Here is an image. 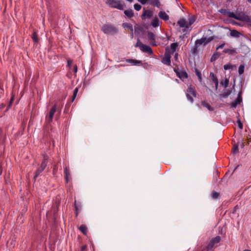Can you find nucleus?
<instances>
[{"label": "nucleus", "instance_id": "nucleus-25", "mask_svg": "<svg viewBox=\"0 0 251 251\" xmlns=\"http://www.w3.org/2000/svg\"><path fill=\"white\" fill-rule=\"evenodd\" d=\"M79 230L83 233L84 235H86L87 227L85 225H82L79 226Z\"/></svg>", "mask_w": 251, "mask_h": 251}, {"label": "nucleus", "instance_id": "nucleus-37", "mask_svg": "<svg viewBox=\"0 0 251 251\" xmlns=\"http://www.w3.org/2000/svg\"><path fill=\"white\" fill-rule=\"evenodd\" d=\"M224 53L232 54L234 52L233 50L229 49H225L223 50Z\"/></svg>", "mask_w": 251, "mask_h": 251}, {"label": "nucleus", "instance_id": "nucleus-15", "mask_svg": "<svg viewBox=\"0 0 251 251\" xmlns=\"http://www.w3.org/2000/svg\"><path fill=\"white\" fill-rule=\"evenodd\" d=\"M162 22L160 21L157 17H154L151 21V25L153 27H156L160 26Z\"/></svg>", "mask_w": 251, "mask_h": 251}, {"label": "nucleus", "instance_id": "nucleus-3", "mask_svg": "<svg viewBox=\"0 0 251 251\" xmlns=\"http://www.w3.org/2000/svg\"><path fill=\"white\" fill-rule=\"evenodd\" d=\"M197 94L195 91V88L194 86L190 85L187 90L186 97L189 101L193 102V98H196Z\"/></svg>", "mask_w": 251, "mask_h": 251}, {"label": "nucleus", "instance_id": "nucleus-24", "mask_svg": "<svg viewBox=\"0 0 251 251\" xmlns=\"http://www.w3.org/2000/svg\"><path fill=\"white\" fill-rule=\"evenodd\" d=\"M220 83L224 86L225 88H226L229 84V79L225 77L221 81Z\"/></svg>", "mask_w": 251, "mask_h": 251}, {"label": "nucleus", "instance_id": "nucleus-45", "mask_svg": "<svg viewBox=\"0 0 251 251\" xmlns=\"http://www.w3.org/2000/svg\"><path fill=\"white\" fill-rule=\"evenodd\" d=\"M215 84V90L217 91L218 88V85H219V81L218 80L217 81H215V82H214Z\"/></svg>", "mask_w": 251, "mask_h": 251}, {"label": "nucleus", "instance_id": "nucleus-46", "mask_svg": "<svg viewBox=\"0 0 251 251\" xmlns=\"http://www.w3.org/2000/svg\"><path fill=\"white\" fill-rule=\"evenodd\" d=\"M138 1L143 5L146 4L147 2V0H138Z\"/></svg>", "mask_w": 251, "mask_h": 251}, {"label": "nucleus", "instance_id": "nucleus-1", "mask_svg": "<svg viewBox=\"0 0 251 251\" xmlns=\"http://www.w3.org/2000/svg\"><path fill=\"white\" fill-rule=\"evenodd\" d=\"M212 34V31L211 29H208L201 39L196 40L194 46L191 49V53L193 55L198 54L199 52L198 50L199 46L203 44L206 45L212 41L214 39Z\"/></svg>", "mask_w": 251, "mask_h": 251}, {"label": "nucleus", "instance_id": "nucleus-21", "mask_svg": "<svg viewBox=\"0 0 251 251\" xmlns=\"http://www.w3.org/2000/svg\"><path fill=\"white\" fill-rule=\"evenodd\" d=\"M124 14L129 18L133 17L134 16V12L132 9L125 10Z\"/></svg>", "mask_w": 251, "mask_h": 251}, {"label": "nucleus", "instance_id": "nucleus-44", "mask_svg": "<svg viewBox=\"0 0 251 251\" xmlns=\"http://www.w3.org/2000/svg\"><path fill=\"white\" fill-rule=\"evenodd\" d=\"M195 72L197 76L201 75V73L196 68H195Z\"/></svg>", "mask_w": 251, "mask_h": 251}, {"label": "nucleus", "instance_id": "nucleus-53", "mask_svg": "<svg viewBox=\"0 0 251 251\" xmlns=\"http://www.w3.org/2000/svg\"><path fill=\"white\" fill-rule=\"evenodd\" d=\"M86 246H83L81 247V250L82 251H84L86 249Z\"/></svg>", "mask_w": 251, "mask_h": 251}, {"label": "nucleus", "instance_id": "nucleus-49", "mask_svg": "<svg viewBox=\"0 0 251 251\" xmlns=\"http://www.w3.org/2000/svg\"><path fill=\"white\" fill-rule=\"evenodd\" d=\"M72 61L71 60H68L67 61V65L68 66L70 67L71 64L72 63Z\"/></svg>", "mask_w": 251, "mask_h": 251}, {"label": "nucleus", "instance_id": "nucleus-9", "mask_svg": "<svg viewBox=\"0 0 251 251\" xmlns=\"http://www.w3.org/2000/svg\"><path fill=\"white\" fill-rule=\"evenodd\" d=\"M156 36L153 33L148 31V38L149 42L152 46H157V44L155 41Z\"/></svg>", "mask_w": 251, "mask_h": 251}, {"label": "nucleus", "instance_id": "nucleus-10", "mask_svg": "<svg viewBox=\"0 0 251 251\" xmlns=\"http://www.w3.org/2000/svg\"><path fill=\"white\" fill-rule=\"evenodd\" d=\"M177 46L176 43H173L171 44L170 47H168L166 49V53H169L170 55L173 54L176 50Z\"/></svg>", "mask_w": 251, "mask_h": 251}, {"label": "nucleus", "instance_id": "nucleus-35", "mask_svg": "<svg viewBox=\"0 0 251 251\" xmlns=\"http://www.w3.org/2000/svg\"><path fill=\"white\" fill-rule=\"evenodd\" d=\"M239 145L238 144L234 145V148L233 149V152L234 154H236L239 151Z\"/></svg>", "mask_w": 251, "mask_h": 251}, {"label": "nucleus", "instance_id": "nucleus-23", "mask_svg": "<svg viewBox=\"0 0 251 251\" xmlns=\"http://www.w3.org/2000/svg\"><path fill=\"white\" fill-rule=\"evenodd\" d=\"M126 62L132 64V65H139L141 63L140 61L132 59H129L126 60Z\"/></svg>", "mask_w": 251, "mask_h": 251}, {"label": "nucleus", "instance_id": "nucleus-52", "mask_svg": "<svg viewBox=\"0 0 251 251\" xmlns=\"http://www.w3.org/2000/svg\"><path fill=\"white\" fill-rule=\"evenodd\" d=\"M39 174H37V173H36V174H35V176H34V177H33V179H34V180H36V178L39 176Z\"/></svg>", "mask_w": 251, "mask_h": 251}, {"label": "nucleus", "instance_id": "nucleus-56", "mask_svg": "<svg viewBox=\"0 0 251 251\" xmlns=\"http://www.w3.org/2000/svg\"><path fill=\"white\" fill-rule=\"evenodd\" d=\"M178 53H176L175 55V58L176 60L177 59Z\"/></svg>", "mask_w": 251, "mask_h": 251}, {"label": "nucleus", "instance_id": "nucleus-28", "mask_svg": "<svg viewBox=\"0 0 251 251\" xmlns=\"http://www.w3.org/2000/svg\"><path fill=\"white\" fill-rule=\"evenodd\" d=\"M65 180L67 183L69 182V176H70L69 170L67 167H66L65 168Z\"/></svg>", "mask_w": 251, "mask_h": 251}, {"label": "nucleus", "instance_id": "nucleus-31", "mask_svg": "<svg viewBox=\"0 0 251 251\" xmlns=\"http://www.w3.org/2000/svg\"><path fill=\"white\" fill-rule=\"evenodd\" d=\"M78 88L76 87L74 89V90L73 91V97H72V101H73L75 100L76 96L77 95V94L78 93Z\"/></svg>", "mask_w": 251, "mask_h": 251}, {"label": "nucleus", "instance_id": "nucleus-36", "mask_svg": "<svg viewBox=\"0 0 251 251\" xmlns=\"http://www.w3.org/2000/svg\"><path fill=\"white\" fill-rule=\"evenodd\" d=\"M214 246V243H213L211 241L209 243V244L207 245V247H206V249L207 251H209V250H211L213 246Z\"/></svg>", "mask_w": 251, "mask_h": 251}, {"label": "nucleus", "instance_id": "nucleus-22", "mask_svg": "<svg viewBox=\"0 0 251 251\" xmlns=\"http://www.w3.org/2000/svg\"><path fill=\"white\" fill-rule=\"evenodd\" d=\"M231 93V91L230 90L225 88L222 96L224 98H227L230 95Z\"/></svg>", "mask_w": 251, "mask_h": 251}, {"label": "nucleus", "instance_id": "nucleus-18", "mask_svg": "<svg viewBox=\"0 0 251 251\" xmlns=\"http://www.w3.org/2000/svg\"><path fill=\"white\" fill-rule=\"evenodd\" d=\"M149 3L154 7L160 9L161 3L159 0H150Z\"/></svg>", "mask_w": 251, "mask_h": 251}, {"label": "nucleus", "instance_id": "nucleus-33", "mask_svg": "<svg viewBox=\"0 0 251 251\" xmlns=\"http://www.w3.org/2000/svg\"><path fill=\"white\" fill-rule=\"evenodd\" d=\"M32 39L34 42L37 43L38 42V38L37 34L34 32L32 35Z\"/></svg>", "mask_w": 251, "mask_h": 251}, {"label": "nucleus", "instance_id": "nucleus-6", "mask_svg": "<svg viewBox=\"0 0 251 251\" xmlns=\"http://www.w3.org/2000/svg\"><path fill=\"white\" fill-rule=\"evenodd\" d=\"M220 11L221 13L226 15L229 18H232L237 20H241V19L240 16L233 12L227 11L225 9H221Z\"/></svg>", "mask_w": 251, "mask_h": 251}, {"label": "nucleus", "instance_id": "nucleus-8", "mask_svg": "<svg viewBox=\"0 0 251 251\" xmlns=\"http://www.w3.org/2000/svg\"><path fill=\"white\" fill-rule=\"evenodd\" d=\"M153 11L151 10H147L145 8L143 9V14L141 17L142 20H146L150 19L153 16Z\"/></svg>", "mask_w": 251, "mask_h": 251}, {"label": "nucleus", "instance_id": "nucleus-2", "mask_svg": "<svg viewBox=\"0 0 251 251\" xmlns=\"http://www.w3.org/2000/svg\"><path fill=\"white\" fill-rule=\"evenodd\" d=\"M101 29L102 31L105 34H114L118 32V29L115 26L111 24H105L103 25Z\"/></svg>", "mask_w": 251, "mask_h": 251}, {"label": "nucleus", "instance_id": "nucleus-59", "mask_svg": "<svg viewBox=\"0 0 251 251\" xmlns=\"http://www.w3.org/2000/svg\"><path fill=\"white\" fill-rule=\"evenodd\" d=\"M250 251V250H244V251Z\"/></svg>", "mask_w": 251, "mask_h": 251}, {"label": "nucleus", "instance_id": "nucleus-43", "mask_svg": "<svg viewBox=\"0 0 251 251\" xmlns=\"http://www.w3.org/2000/svg\"><path fill=\"white\" fill-rule=\"evenodd\" d=\"M195 21L194 17H192L189 19V24L190 25H192Z\"/></svg>", "mask_w": 251, "mask_h": 251}, {"label": "nucleus", "instance_id": "nucleus-38", "mask_svg": "<svg viewBox=\"0 0 251 251\" xmlns=\"http://www.w3.org/2000/svg\"><path fill=\"white\" fill-rule=\"evenodd\" d=\"M134 8L136 11H139L141 10L142 6L140 4L136 3L134 5Z\"/></svg>", "mask_w": 251, "mask_h": 251}, {"label": "nucleus", "instance_id": "nucleus-40", "mask_svg": "<svg viewBox=\"0 0 251 251\" xmlns=\"http://www.w3.org/2000/svg\"><path fill=\"white\" fill-rule=\"evenodd\" d=\"M143 45L144 44L138 39L135 46L136 47H139L140 49H141V48H142Z\"/></svg>", "mask_w": 251, "mask_h": 251}, {"label": "nucleus", "instance_id": "nucleus-54", "mask_svg": "<svg viewBox=\"0 0 251 251\" xmlns=\"http://www.w3.org/2000/svg\"><path fill=\"white\" fill-rule=\"evenodd\" d=\"M75 208L76 211H77L78 210V207L76 205V201H75Z\"/></svg>", "mask_w": 251, "mask_h": 251}, {"label": "nucleus", "instance_id": "nucleus-34", "mask_svg": "<svg viewBox=\"0 0 251 251\" xmlns=\"http://www.w3.org/2000/svg\"><path fill=\"white\" fill-rule=\"evenodd\" d=\"M123 26L124 27H127V28L130 29L132 32L133 30L132 25L130 24L124 23L123 24Z\"/></svg>", "mask_w": 251, "mask_h": 251}, {"label": "nucleus", "instance_id": "nucleus-30", "mask_svg": "<svg viewBox=\"0 0 251 251\" xmlns=\"http://www.w3.org/2000/svg\"><path fill=\"white\" fill-rule=\"evenodd\" d=\"M245 67L243 65H240L238 68V73L240 75H242L244 72Z\"/></svg>", "mask_w": 251, "mask_h": 251}, {"label": "nucleus", "instance_id": "nucleus-51", "mask_svg": "<svg viewBox=\"0 0 251 251\" xmlns=\"http://www.w3.org/2000/svg\"><path fill=\"white\" fill-rule=\"evenodd\" d=\"M241 94H242V92H241V91H239V92L238 93L237 97H239V98H240V99H242V97H241Z\"/></svg>", "mask_w": 251, "mask_h": 251}, {"label": "nucleus", "instance_id": "nucleus-4", "mask_svg": "<svg viewBox=\"0 0 251 251\" xmlns=\"http://www.w3.org/2000/svg\"><path fill=\"white\" fill-rule=\"evenodd\" d=\"M106 3L110 7L117 8L122 10L125 7L124 3H121L119 1L117 2L115 0H106Z\"/></svg>", "mask_w": 251, "mask_h": 251}, {"label": "nucleus", "instance_id": "nucleus-12", "mask_svg": "<svg viewBox=\"0 0 251 251\" xmlns=\"http://www.w3.org/2000/svg\"><path fill=\"white\" fill-rule=\"evenodd\" d=\"M140 50L144 52L148 53L150 55H152L153 54V51L151 47L148 45L144 44Z\"/></svg>", "mask_w": 251, "mask_h": 251}, {"label": "nucleus", "instance_id": "nucleus-47", "mask_svg": "<svg viewBox=\"0 0 251 251\" xmlns=\"http://www.w3.org/2000/svg\"><path fill=\"white\" fill-rule=\"evenodd\" d=\"M225 44L223 43V44L219 45L218 47H217L216 50H218L219 49H221L223 48L224 46H225Z\"/></svg>", "mask_w": 251, "mask_h": 251}, {"label": "nucleus", "instance_id": "nucleus-7", "mask_svg": "<svg viewBox=\"0 0 251 251\" xmlns=\"http://www.w3.org/2000/svg\"><path fill=\"white\" fill-rule=\"evenodd\" d=\"M56 111V105H54L50 109L49 116H47L46 117V122L48 123H50L52 122L53 117Z\"/></svg>", "mask_w": 251, "mask_h": 251}, {"label": "nucleus", "instance_id": "nucleus-16", "mask_svg": "<svg viewBox=\"0 0 251 251\" xmlns=\"http://www.w3.org/2000/svg\"><path fill=\"white\" fill-rule=\"evenodd\" d=\"M159 17L164 21H167L169 19V15L164 11H160L158 13Z\"/></svg>", "mask_w": 251, "mask_h": 251}, {"label": "nucleus", "instance_id": "nucleus-50", "mask_svg": "<svg viewBox=\"0 0 251 251\" xmlns=\"http://www.w3.org/2000/svg\"><path fill=\"white\" fill-rule=\"evenodd\" d=\"M74 69L75 73H76L77 71V67L76 65L74 66Z\"/></svg>", "mask_w": 251, "mask_h": 251}, {"label": "nucleus", "instance_id": "nucleus-11", "mask_svg": "<svg viewBox=\"0 0 251 251\" xmlns=\"http://www.w3.org/2000/svg\"><path fill=\"white\" fill-rule=\"evenodd\" d=\"M198 80L199 82L201 83V84L205 87L206 91L210 95L213 96V91L210 89L206 84L204 82H202V77L201 75L198 76Z\"/></svg>", "mask_w": 251, "mask_h": 251}, {"label": "nucleus", "instance_id": "nucleus-57", "mask_svg": "<svg viewBox=\"0 0 251 251\" xmlns=\"http://www.w3.org/2000/svg\"><path fill=\"white\" fill-rule=\"evenodd\" d=\"M126 0L128 1V2H130V3L133 2V0Z\"/></svg>", "mask_w": 251, "mask_h": 251}, {"label": "nucleus", "instance_id": "nucleus-42", "mask_svg": "<svg viewBox=\"0 0 251 251\" xmlns=\"http://www.w3.org/2000/svg\"><path fill=\"white\" fill-rule=\"evenodd\" d=\"M140 30V26L138 25H136L134 26V31L135 33H139Z\"/></svg>", "mask_w": 251, "mask_h": 251}, {"label": "nucleus", "instance_id": "nucleus-14", "mask_svg": "<svg viewBox=\"0 0 251 251\" xmlns=\"http://www.w3.org/2000/svg\"><path fill=\"white\" fill-rule=\"evenodd\" d=\"M174 71L176 73L177 76L182 80L188 77V75L185 71H181L179 72L178 71H176V70H174Z\"/></svg>", "mask_w": 251, "mask_h": 251}, {"label": "nucleus", "instance_id": "nucleus-17", "mask_svg": "<svg viewBox=\"0 0 251 251\" xmlns=\"http://www.w3.org/2000/svg\"><path fill=\"white\" fill-rule=\"evenodd\" d=\"M242 101V99H240L239 97H237L235 100L230 103L231 107L235 108L238 104H239Z\"/></svg>", "mask_w": 251, "mask_h": 251}, {"label": "nucleus", "instance_id": "nucleus-5", "mask_svg": "<svg viewBox=\"0 0 251 251\" xmlns=\"http://www.w3.org/2000/svg\"><path fill=\"white\" fill-rule=\"evenodd\" d=\"M49 157L45 155L43 156V160L42 161L40 166L37 169L36 173L40 175L46 168L47 162L49 160Z\"/></svg>", "mask_w": 251, "mask_h": 251}, {"label": "nucleus", "instance_id": "nucleus-39", "mask_svg": "<svg viewBox=\"0 0 251 251\" xmlns=\"http://www.w3.org/2000/svg\"><path fill=\"white\" fill-rule=\"evenodd\" d=\"M237 126H238V127H239V128H240L241 130H242L243 127V124L242 123V122L240 121V120H237Z\"/></svg>", "mask_w": 251, "mask_h": 251}, {"label": "nucleus", "instance_id": "nucleus-58", "mask_svg": "<svg viewBox=\"0 0 251 251\" xmlns=\"http://www.w3.org/2000/svg\"><path fill=\"white\" fill-rule=\"evenodd\" d=\"M248 2H249L250 3H251V0H247Z\"/></svg>", "mask_w": 251, "mask_h": 251}, {"label": "nucleus", "instance_id": "nucleus-55", "mask_svg": "<svg viewBox=\"0 0 251 251\" xmlns=\"http://www.w3.org/2000/svg\"><path fill=\"white\" fill-rule=\"evenodd\" d=\"M215 58L214 56V55L211 58V61H213V60H215Z\"/></svg>", "mask_w": 251, "mask_h": 251}, {"label": "nucleus", "instance_id": "nucleus-27", "mask_svg": "<svg viewBox=\"0 0 251 251\" xmlns=\"http://www.w3.org/2000/svg\"><path fill=\"white\" fill-rule=\"evenodd\" d=\"M201 105H202L203 106L206 107V108H207V109L209 110V111H211L212 110V108H211V106L209 104H208V103L205 102V101H201Z\"/></svg>", "mask_w": 251, "mask_h": 251}, {"label": "nucleus", "instance_id": "nucleus-19", "mask_svg": "<svg viewBox=\"0 0 251 251\" xmlns=\"http://www.w3.org/2000/svg\"><path fill=\"white\" fill-rule=\"evenodd\" d=\"M177 24L180 27L188 28L187 22L183 19L178 21Z\"/></svg>", "mask_w": 251, "mask_h": 251}, {"label": "nucleus", "instance_id": "nucleus-32", "mask_svg": "<svg viewBox=\"0 0 251 251\" xmlns=\"http://www.w3.org/2000/svg\"><path fill=\"white\" fill-rule=\"evenodd\" d=\"M224 69L225 70L232 69V66L230 63H227L224 66Z\"/></svg>", "mask_w": 251, "mask_h": 251}, {"label": "nucleus", "instance_id": "nucleus-20", "mask_svg": "<svg viewBox=\"0 0 251 251\" xmlns=\"http://www.w3.org/2000/svg\"><path fill=\"white\" fill-rule=\"evenodd\" d=\"M230 35L231 36L235 38H239L242 34L236 30H230Z\"/></svg>", "mask_w": 251, "mask_h": 251}, {"label": "nucleus", "instance_id": "nucleus-48", "mask_svg": "<svg viewBox=\"0 0 251 251\" xmlns=\"http://www.w3.org/2000/svg\"><path fill=\"white\" fill-rule=\"evenodd\" d=\"M237 144H238L239 146H240L241 148H244V144L243 142H239Z\"/></svg>", "mask_w": 251, "mask_h": 251}, {"label": "nucleus", "instance_id": "nucleus-26", "mask_svg": "<svg viewBox=\"0 0 251 251\" xmlns=\"http://www.w3.org/2000/svg\"><path fill=\"white\" fill-rule=\"evenodd\" d=\"M221 237L220 236H217L215 237L212 238L211 241L214 243V244L219 243L221 241Z\"/></svg>", "mask_w": 251, "mask_h": 251}, {"label": "nucleus", "instance_id": "nucleus-13", "mask_svg": "<svg viewBox=\"0 0 251 251\" xmlns=\"http://www.w3.org/2000/svg\"><path fill=\"white\" fill-rule=\"evenodd\" d=\"M171 55L169 53H165L164 57L162 60V62L165 65L170 66L171 65Z\"/></svg>", "mask_w": 251, "mask_h": 251}, {"label": "nucleus", "instance_id": "nucleus-41", "mask_svg": "<svg viewBox=\"0 0 251 251\" xmlns=\"http://www.w3.org/2000/svg\"><path fill=\"white\" fill-rule=\"evenodd\" d=\"M219 195L216 192H213L211 194V197L213 199H216L218 198Z\"/></svg>", "mask_w": 251, "mask_h": 251}, {"label": "nucleus", "instance_id": "nucleus-29", "mask_svg": "<svg viewBox=\"0 0 251 251\" xmlns=\"http://www.w3.org/2000/svg\"><path fill=\"white\" fill-rule=\"evenodd\" d=\"M209 77L212 80V82L214 83L215 81L218 80L217 77L215 76L214 73L210 72L209 74Z\"/></svg>", "mask_w": 251, "mask_h": 251}]
</instances>
